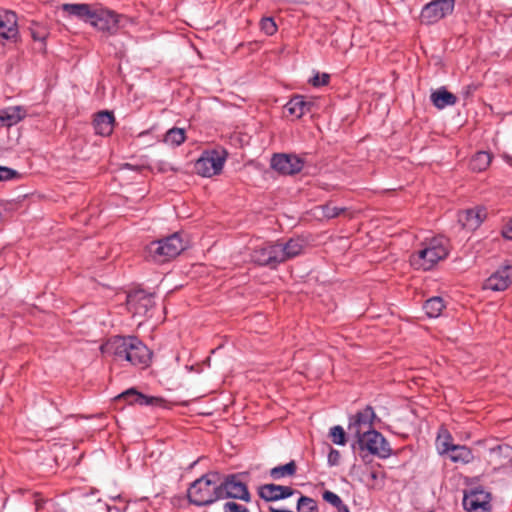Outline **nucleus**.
Returning a JSON list of instances; mask_svg holds the SVG:
<instances>
[{"label": "nucleus", "instance_id": "1", "mask_svg": "<svg viewBox=\"0 0 512 512\" xmlns=\"http://www.w3.org/2000/svg\"><path fill=\"white\" fill-rule=\"evenodd\" d=\"M101 351L117 362L145 368L151 361V352L138 338L115 336L101 346Z\"/></svg>", "mask_w": 512, "mask_h": 512}, {"label": "nucleus", "instance_id": "2", "mask_svg": "<svg viewBox=\"0 0 512 512\" xmlns=\"http://www.w3.org/2000/svg\"><path fill=\"white\" fill-rule=\"evenodd\" d=\"M449 254V240L444 236L427 238L411 254L410 263L417 270L428 271Z\"/></svg>", "mask_w": 512, "mask_h": 512}, {"label": "nucleus", "instance_id": "3", "mask_svg": "<svg viewBox=\"0 0 512 512\" xmlns=\"http://www.w3.org/2000/svg\"><path fill=\"white\" fill-rule=\"evenodd\" d=\"M220 488V474L207 473L190 484L187 490L188 501L196 506L211 505L220 500Z\"/></svg>", "mask_w": 512, "mask_h": 512}, {"label": "nucleus", "instance_id": "4", "mask_svg": "<svg viewBox=\"0 0 512 512\" xmlns=\"http://www.w3.org/2000/svg\"><path fill=\"white\" fill-rule=\"evenodd\" d=\"M185 249L179 233L153 241L147 246V257L157 263H164L178 256Z\"/></svg>", "mask_w": 512, "mask_h": 512}, {"label": "nucleus", "instance_id": "5", "mask_svg": "<svg viewBox=\"0 0 512 512\" xmlns=\"http://www.w3.org/2000/svg\"><path fill=\"white\" fill-rule=\"evenodd\" d=\"M227 158L223 148L205 151L195 163L196 172L203 177H212L221 172Z\"/></svg>", "mask_w": 512, "mask_h": 512}, {"label": "nucleus", "instance_id": "6", "mask_svg": "<svg viewBox=\"0 0 512 512\" xmlns=\"http://www.w3.org/2000/svg\"><path fill=\"white\" fill-rule=\"evenodd\" d=\"M357 443L361 450H367L370 454L380 458H388L391 455L389 442L376 430L366 431L357 437Z\"/></svg>", "mask_w": 512, "mask_h": 512}, {"label": "nucleus", "instance_id": "7", "mask_svg": "<svg viewBox=\"0 0 512 512\" xmlns=\"http://www.w3.org/2000/svg\"><path fill=\"white\" fill-rule=\"evenodd\" d=\"M454 7L455 0H433L422 8L420 22L425 25L435 24L452 14Z\"/></svg>", "mask_w": 512, "mask_h": 512}, {"label": "nucleus", "instance_id": "8", "mask_svg": "<svg viewBox=\"0 0 512 512\" xmlns=\"http://www.w3.org/2000/svg\"><path fill=\"white\" fill-rule=\"evenodd\" d=\"M220 493L219 499L234 498L245 502H250L251 496L245 483L239 480L237 475H220Z\"/></svg>", "mask_w": 512, "mask_h": 512}, {"label": "nucleus", "instance_id": "9", "mask_svg": "<svg viewBox=\"0 0 512 512\" xmlns=\"http://www.w3.org/2000/svg\"><path fill=\"white\" fill-rule=\"evenodd\" d=\"M280 252L278 242H266L253 250L251 259L259 265L276 268L283 263Z\"/></svg>", "mask_w": 512, "mask_h": 512}, {"label": "nucleus", "instance_id": "10", "mask_svg": "<svg viewBox=\"0 0 512 512\" xmlns=\"http://www.w3.org/2000/svg\"><path fill=\"white\" fill-rule=\"evenodd\" d=\"M89 23L99 31L114 34L118 29L119 16L110 10L94 9Z\"/></svg>", "mask_w": 512, "mask_h": 512}, {"label": "nucleus", "instance_id": "11", "mask_svg": "<svg viewBox=\"0 0 512 512\" xmlns=\"http://www.w3.org/2000/svg\"><path fill=\"white\" fill-rule=\"evenodd\" d=\"M512 284V263L507 262L500 266L484 282L483 288L492 291H504Z\"/></svg>", "mask_w": 512, "mask_h": 512}, {"label": "nucleus", "instance_id": "12", "mask_svg": "<svg viewBox=\"0 0 512 512\" xmlns=\"http://www.w3.org/2000/svg\"><path fill=\"white\" fill-rule=\"evenodd\" d=\"M271 167L284 175L298 173L303 168V160L294 154H275L271 159Z\"/></svg>", "mask_w": 512, "mask_h": 512}, {"label": "nucleus", "instance_id": "13", "mask_svg": "<svg viewBox=\"0 0 512 512\" xmlns=\"http://www.w3.org/2000/svg\"><path fill=\"white\" fill-rule=\"evenodd\" d=\"M154 306L153 295L143 290H136L128 294L127 307L134 315L144 316Z\"/></svg>", "mask_w": 512, "mask_h": 512}, {"label": "nucleus", "instance_id": "14", "mask_svg": "<svg viewBox=\"0 0 512 512\" xmlns=\"http://www.w3.org/2000/svg\"><path fill=\"white\" fill-rule=\"evenodd\" d=\"M376 415L372 407L367 406L362 411H359L350 421L348 430L355 438L372 431L373 421Z\"/></svg>", "mask_w": 512, "mask_h": 512}, {"label": "nucleus", "instance_id": "15", "mask_svg": "<svg viewBox=\"0 0 512 512\" xmlns=\"http://www.w3.org/2000/svg\"><path fill=\"white\" fill-rule=\"evenodd\" d=\"M463 506L468 512H483L490 509V494L483 489L476 488L466 493Z\"/></svg>", "mask_w": 512, "mask_h": 512}, {"label": "nucleus", "instance_id": "16", "mask_svg": "<svg viewBox=\"0 0 512 512\" xmlns=\"http://www.w3.org/2000/svg\"><path fill=\"white\" fill-rule=\"evenodd\" d=\"M297 493L296 490L289 486H282L277 484H264L258 488L259 496L266 502L278 501L288 498Z\"/></svg>", "mask_w": 512, "mask_h": 512}, {"label": "nucleus", "instance_id": "17", "mask_svg": "<svg viewBox=\"0 0 512 512\" xmlns=\"http://www.w3.org/2000/svg\"><path fill=\"white\" fill-rule=\"evenodd\" d=\"M487 217L486 209L475 207L462 211L458 215L459 223L467 230H476Z\"/></svg>", "mask_w": 512, "mask_h": 512}, {"label": "nucleus", "instance_id": "18", "mask_svg": "<svg viewBox=\"0 0 512 512\" xmlns=\"http://www.w3.org/2000/svg\"><path fill=\"white\" fill-rule=\"evenodd\" d=\"M314 105L313 100L307 99L302 95H296L290 99L284 109L289 115L299 119L303 115L311 112Z\"/></svg>", "mask_w": 512, "mask_h": 512}, {"label": "nucleus", "instance_id": "19", "mask_svg": "<svg viewBox=\"0 0 512 512\" xmlns=\"http://www.w3.org/2000/svg\"><path fill=\"white\" fill-rule=\"evenodd\" d=\"M18 34L17 16L12 11H0V37L10 40Z\"/></svg>", "mask_w": 512, "mask_h": 512}, {"label": "nucleus", "instance_id": "20", "mask_svg": "<svg viewBox=\"0 0 512 512\" xmlns=\"http://www.w3.org/2000/svg\"><path fill=\"white\" fill-rule=\"evenodd\" d=\"M281 250L282 261H288L303 253L305 241L302 238H291L287 242H278Z\"/></svg>", "mask_w": 512, "mask_h": 512}, {"label": "nucleus", "instance_id": "21", "mask_svg": "<svg viewBox=\"0 0 512 512\" xmlns=\"http://www.w3.org/2000/svg\"><path fill=\"white\" fill-rule=\"evenodd\" d=\"M118 398L124 399L128 404L141 406L156 405L162 401L160 398L144 395L133 388L123 392Z\"/></svg>", "mask_w": 512, "mask_h": 512}, {"label": "nucleus", "instance_id": "22", "mask_svg": "<svg viewBox=\"0 0 512 512\" xmlns=\"http://www.w3.org/2000/svg\"><path fill=\"white\" fill-rule=\"evenodd\" d=\"M114 121L115 119L111 112H99L93 121L96 133L101 136H109L114 128Z\"/></svg>", "mask_w": 512, "mask_h": 512}, {"label": "nucleus", "instance_id": "23", "mask_svg": "<svg viewBox=\"0 0 512 512\" xmlns=\"http://www.w3.org/2000/svg\"><path fill=\"white\" fill-rule=\"evenodd\" d=\"M62 10L71 16H75L86 22H90L94 8L85 3H65L62 5Z\"/></svg>", "mask_w": 512, "mask_h": 512}, {"label": "nucleus", "instance_id": "24", "mask_svg": "<svg viewBox=\"0 0 512 512\" xmlns=\"http://www.w3.org/2000/svg\"><path fill=\"white\" fill-rule=\"evenodd\" d=\"M26 116V110L21 106H14L0 111V126H12Z\"/></svg>", "mask_w": 512, "mask_h": 512}, {"label": "nucleus", "instance_id": "25", "mask_svg": "<svg viewBox=\"0 0 512 512\" xmlns=\"http://www.w3.org/2000/svg\"><path fill=\"white\" fill-rule=\"evenodd\" d=\"M430 98L433 105L438 109L453 106L457 102V97L443 87L432 92Z\"/></svg>", "mask_w": 512, "mask_h": 512}, {"label": "nucleus", "instance_id": "26", "mask_svg": "<svg viewBox=\"0 0 512 512\" xmlns=\"http://www.w3.org/2000/svg\"><path fill=\"white\" fill-rule=\"evenodd\" d=\"M448 458L454 463L468 464L473 461L474 455L472 451L462 445H454L449 449L448 453H445Z\"/></svg>", "mask_w": 512, "mask_h": 512}, {"label": "nucleus", "instance_id": "27", "mask_svg": "<svg viewBox=\"0 0 512 512\" xmlns=\"http://www.w3.org/2000/svg\"><path fill=\"white\" fill-rule=\"evenodd\" d=\"M492 160V155L486 151L477 152L470 160V168L473 171L481 172L486 170Z\"/></svg>", "mask_w": 512, "mask_h": 512}, {"label": "nucleus", "instance_id": "28", "mask_svg": "<svg viewBox=\"0 0 512 512\" xmlns=\"http://www.w3.org/2000/svg\"><path fill=\"white\" fill-rule=\"evenodd\" d=\"M444 307V301L441 297H432L425 302L423 309L427 316L436 318L440 316Z\"/></svg>", "mask_w": 512, "mask_h": 512}, {"label": "nucleus", "instance_id": "29", "mask_svg": "<svg viewBox=\"0 0 512 512\" xmlns=\"http://www.w3.org/2000/svg\"><path fill=\"white\" fill-rule=\"evenodd\" d=\"M452 436L446 429H441L436 439V448L439 454L445 455L449 449L454 446Z\"/></svg>", "mask_w": 512, "mask_h": 512}, {"label": "nucleus", "instance_id": "30", "mask_svg": "<svg viewBox=\"0 0 512 512\" xmlns=\"http://www.w3.org/2000/svg\"><path fill=\"white\" fill-rule=\"evenodd\" d=\"M185 139V130L174 127L166 132L163 141L170 146H179L185 141Z\"/></svg>", "mask_w": 512, "mask_h": 512}, {"label": "nucleus", "instance_id": "31", "mask_svg": "<svg viewBox=\"0 0 512 512\" xmlns=\"http://www.w3.org/2000/svg\"><path fill=\"white\" fill-rule=\"evenodd\" d=\"M296 468V463L294 461H290L285 465L272 468L270 470V476L274 480H279L286 476H293L296 472Z\"/></svg>", "mask_w": 512, "mask_h": 512}, {"label": "nucleus", "instance_id": "32", "mask_svg": "<svg viewBox=\"0 0 512 512\" xmlns=\"http://www.w3.org/2000/svg\"><path fill=\"white\" fill-rule=\"evenodd\" d=\"M297 512H319L316 501L307 496H301L297 501Z\"/></svg>", "mask_w": 512, "mask_h": 512}, {"label": "nucleus", "instance_id": "33", "mask_svg": "<svg viewBox=\"0 0 512 512\" xmlns=\"http://www.w3.org/2000/svg\"><path fill=\"white\" fill-rule=\"evenodd\" d=\"M329 437L336 445L344 446L346 444V432L342 426L336 425L330 428Z\"/></svg>", "mask_w": 512, "mask_h": 512}, {"label": "nucleus", "instance_id": "34", "mask_svg": "<svg viewBox=\"0 0 512 512\" xmlns=\"http://www.w3.org/2000/svg\"><path fill=\"white\" fill-rule=\"evenodd\" d=\"M260 28L266 35H273L277 31V25L273 18L265 17L260 21Z\"/></svg>", "mask_w": 512, "mask_h": 512}, {"label": "nucleus", "instance_id": "35", "mask_svg": "<svg viewBox=\"0 0 512 512\" xmlns=\"http://www.w3.org/2000/svg\"><path fill=\"white\" fill-rule=\"evenodd\" d=\"M321 210H322L323 217H325L327 219L335 218V217L339 216L340 214L345 213V211H346L344 208H338V207L332 206L330 204L321 206Z\"/></svg>", "mask_w": 512, "mask_h": 512}, {"label": "nucleus", "instance_id": "36", "mask_svg": "<svg viewBox=\"0 0 512 512\" xmlns=\"http://www.w3.org/2000/svg\"><path fill=\"white\" fill-rule=\"evenodd\" d=\"M323 499L325 501H327L328 503H330L331 505L335 506L337 509L345 506L343 504L341 498L337 494H335L334 492H331V491H325L323 493Z\"/></svg>", "mask_w": 512, "mask_h": 512}, {"label": "nucleus", "instance_id": "37", "mask_svg": "<svg viewBox=\"0 0 512 512\" xmlns=\"http://www.w3.org/2000/svg\"><path fill=\"white\" fill-rule=\"evenodd\" d=\"M224 512H250L245 506L236 502H226L223 506Z\"/></svg>", "mask_w": 512, "mask_h": 512}, {"label": "nucleus", "instance_id": "38", "mask_svg": "<svg viewBox=\"0 0 512 512\" xmlns=\"http://www.w3.org/2000/svg\"><path fill=\"white\" fill-rule=\"evenodd\" d=\"M329 79H330V76L326 73H323V74H319L317 73L311 80H310V83L315 86V87H319V86H324L326 84H328L329 82Z\"/></svg>", "mask_w": 512, "mask_h": 512}, {"label": "nucleus", "instance_id": "39", "mask_svg": "<svg viewBox=\"0 0 512 512\" xmlns=\"http://www.w3.org/2000/svg\"><path fill=\"white\" fill-rule=\"evenodd\" d=\"M18 175L17 171L8 167L0 166V181L10 180Z\"/></svg>", "mask_w": 512, "mask_h": 512}, {"label": "nucleus", "instance_id": "40", "mask_svg": "<svg viewBox=\"0 0 512 512\" xmlns=\"http://www.w3.org/2000/svg\"><path fill=\"white\" fill-rule=\"evenodd\" d=\"M477 89L478 84L470 83L462 88L461 94L464 96V98H469L475 93Z\"/></svg>", "mask_w": 512, "mask_h": 512}, {"label": "nucleus", "instance_id": "41", "mask_svg": "<svg viewBox=\"0 0 512 512\" xmlns=\"http://www.w3.org/2000/svg\"><path fill=\"white\" fill-rule=\"evenodd\" d=\"M339 460H340V453L339 451L335 450V449H331L329 454H328V463L331 465V466H335L339 463Z\"/></svg>", "mask_w": 512, "mask_h": 512}, {"label": "nucleus", "instance_id": "42", "mask_svg": "<svg viewBox=\"0 0 512 512\" xmlns=\"http://www.w3.org/2000/svg\"><path fill=\"white\" fill-rule=\"evenodd\" d=\"M32 38L36 41H44L47 37V33L45 30H32L31 31Z\"/></svg>", "mask_w": 512, "mask_h": 512}, {"label": "nucleus", "instance_id": "43", "mask_svg": "<svg viewBox=\"0 0 512 512\" xmlns=\"http://www.w3.org/2000/svg\"><path fill=\"white\" fill-rule=\"evenodd\" d=\"M502 235L504 238L512 240V219L503 228Z\"/></svg>", "mask_w": 512, "mask_h": 512}, {"label": "nucleus", "instance_id": "44", "mask_svg": "<svg viewBox=\"0 0 512 512\" xmlns=\"http://www.w3.org/2000/svg\"><path fill=\"white\" fill-rule=\"evenodd\" d=\"M338 512H350V511H349L348 507L345 505V506H343V507H340V508L338 509Z\"/></svg>", "mask_w": 512, "mask_h": 512}]
</instances>
